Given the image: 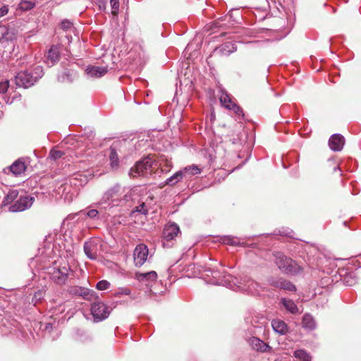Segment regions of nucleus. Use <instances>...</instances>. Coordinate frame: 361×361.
Masks as SVG:
<instances>
[{"instance_id":"nucleus-43","label":"nucleus","mask_w":361,"mask_h":361,"mask_svg":"<svg viewBox=\"0 0 361 361\" xmlns=\"http://www.w3.org/2000/svg\"><path fill=\"white\" fill-rule=\"evenodd\" d=\"M98 213L97 209H90L87 212V215L91 219H94L98 215Z\"/></svg>"},{"instance_id":"nucleus-30","label":"nucleus","mask_w":361,"mask_h":361,"mask_svg":"<svg viewBox=\"0 0 361 361\" xmlns=\"http://www.w3.org/2000/svg\"><path fill=\"white\" fill-rule=\"evenodd\" d=\"M131 293V290L128 287H121V288H118L115 293H114V295L116 297H119L121 295H130Z\"/></svg>"},{"instance_id":"nucleus-46","label":"nucleus","mask_w":361,"mask_h":361,"mask_svg":"<svg viewBox=\"0 0 361 361\" xmlns=\"http://www.w3.org/2000/svg\"><path fill=\"white\" fill-rule=\"evenodd\" d=\"M345 283H346L348 285H349V286H351V285H352V283H350V282H349V281H345Z\"/></svg>"},{"instance_id":"nucleus-13","label":"nucleus","mask_w":361,"mask_h":361,"mask_svg":"<svg viewBox=\"0 0 361 361\" xmlns=\"http://www.w3.org/2000/svg\"><path fill=\"white\" fill-rule=\"evenodd\" d=\"M60 58L59 49L56 46H52L48 51L46 59L44 60L45 63L49 67L54 66L56 62L59 61Z\"/></svg>"},{"instance_id":"nucleus-41","label":"nucleus","mask_w":361,"mask_h":361,"mask_svg":"<svg viewBox=\"0 0 361 361\" xmlns=\"http://www.w3.org/2000/svg\"><path fill=\"white\" fill-rule=\"evenodd\" d=\"M8 35V29L4 25H0V40L6 38Z\"/></svg>"},{"instance_id":"nucleus-7","label":"nucleus","mask_w":361,"mask_h":361,"mask_svg":"<svg viewBox=\"0 0 361 361\" xmlns=\"http://www.w3.org/2000/svg\"><path fill=\"white\" fill-rule=\"evenodd\" d=\"M68 276V269L66 267L61 268H54L51 272V278L54 282L59 285L66 283Z\"/></svg>"},{"instance_id":"nucleus-25","label":"nucleus","mask_w":361,"mask_h":361,"mask_svg":"<svg viewBox=\"0 0 361 361\" xmlns=\"http://www.w3.org/2000/svg\"><path fill=\"white\" fill-rule=\"evenodd\" d=\"M220 241L225 245L233 246H236L240 244V240L237 237L231 235H224L221 237Z\"/></svg>"},{"instance_id":"nucleus-48","label":"nucleus","mask_w":361,"mask_h":361,"mask_svg":"<svg viewBox=\"0 0 361 361\" xmlns=\"http://www.w3.org/2000/svg\"><path fill=\"white\" fill-rule=\"evenodd\" d=\"M87 180L86 177H84V182L87 183Z\"/></svg>"},{"instance_id":"nucleus-1","label":"nucleus","mask_w":361,"mask_h":361,"mask_svg":"<svg viewBox=\"0 0 361 361\" xmlns=\"http://www.w3.org/2000/svg\"><path fill=\"white\" fill-rule=\"evenodd\" d=\"M276 264L279 269L285 274L294 275L302 271V267L298 264L281 253L276 257Z\"/></svg>"},{"instance_id":"nucleus-23","label":"nucleus","mask_w":361,"mask_h":361,"mask_svg":"<svg viewBox=\"0 0 361 361\" xmlns=\"http://www.w3.org/2000/svg\"><path fill=\"white\" fill-rule=\"evenodd\" d=\"M181 171H183V177L186 176H195L200 174L202 171L201 169L197 165H190L183 168Z\"/></svg>"},{"instance_id":"nucleus-45","label":"nucleus","mask_w":361,"mask_h":361,"mask_svg":"<svg viewBox=\"0 0 361 361\" xmlns=\"http://www.w3.org/2000/svg\"><path fill=\"white\" fill-rule=\"evenodd\" d=\"M166 166L167 168H171V161L167 160V159L166 160Z\"/></svg>"},{"instance_id":"nucleus-36","label":"nucleus","mask_w":361,"mask_h":361,"mask_svg":"<svg viewBox=\"0 0 361 361\" xmlns=\"http://www.w3.org/2000/svg\"><path fill=\"white\" fill-rule=\"evenodd\" d=\"M34 6L35 4L27 1H22L20 4V8L24 10L31 9L34 7Z\"/></svg>"},{"instance_id":"nucleus-29","label":"nucleus","mask_w":361,"mask_h":361,"mask_svg":"<svg viewBox=\"0 0 361 361\" xmlns=\"http://www.w3.org/2000/svg\"><path fill=\"white\" fill-rule=\"evenodd\" d=\"M279 287L282 289L287 290L289 291L296 290V287L291 282L286 280L280 281Z\"/></svg>"},{"instance_id":"nucleus-47","label":"nucleus","mask_w":361,"mask_h":361,"mask_svg":"<svg viewBox=\"0 0 361 361\" xmlns=\"http://www.w3.org/2000/svg\"><path fill=\"white\" fill-rule=\"evenodd\" d=\"M78 176H80V177H81L82 176H81V175H80V174H76L75 179H78Z\"/></svg>"},{"instance_id":"nucleus-33","label":"nucleus","mask_w":361,"mask_h":361,"mask_svg":"<svg viewBox=\"0 0 361 361\" xmlns=\"http://www.w3.org/2000/svg\"><path fill=\"white\" fill-rule=\"evenodd\" d=\"M247 283V290L249 292L254 293L255 291H257V287L259 286L257 283L251 279L249 280Z\"/></svg>"},{"instance_id":"nucleus-24","label":"nucleus","mask_w":361,"mask_h":361,"mask_svg":"<svg viewBox=\"0 0 361 361\" xmlns=\"http://www.w3.org/2000/svg\"><path fill=\"white\" fill-rule=\"evenodd\" d=\"M183 178V171H178L166 180V184L174 185Z\"/></svg>"},{"instance_id":"nucleus-26","label":"nucleus","mask_w":361,"mask_h":361,"mask_svg":"<svg viewBox=\"0 0 361 361\" xmlns=\"http://www.w3.org/2000/svg\"><path fill=\"white\" fill-rule=\"evenodd\" d=\"M18 191L17 190H11L5 197L3 203L4 204H11L18 197Z\"/></svg>"},{"instance_id":"nucleus-42","label":"nucleus","mask_w":361,"mask_h":361,"mask_svg":"<svg viewBox=\"0 0 361 361\" xmlns=\"http://www.w3.org/2000/svg\"><path fill=\"white\" fill-rule=\"evenodd\" d=\"M8 12V6L7 5H2L0 7V18L6 15Z\"/></svg>"},{"instance_id":"nucleus-21","label":"nucleus","mask_w":361,"mask_h":361,"mask_svg":"<svg viewBox=\"0 0 361 361\" xmlns=\"http://www.w3.org/2000/svg\"><path fill=\"white\" fill-rule=\"evenodd\" d=\"M302 326L304 329L313 330L316 328V322L313 317L307 313L302 317Z\"/></svg>"},{"instance_id":"nucleus-28","label":"nucleus","mask_w":361,"mask_h":361,"mask_svg":"<svg viewBox=\"0 0 361 361\" xmlns=\"http://www.w3.org/2000/svg\"><path fill=\"white\" fill-rule=\"evenodd\" d=\"M109 158H110V161H111V166L113 168L118 167L119 159H118V154H117L116 149H111Z\"/></svg>"},{"instance_id":"nucleus-3","label":"nucleus","mask_w":361,"mask_h":361,"mask_svg":"<svg viewBox=\"0 0 361 361\" xmlns=\"http://www.w3.org/2000/svg\"><path fill=\"white\" fill-rule=\"evenodd\" d=\"M91 313L94 321L99 322L106 319L110 314V311L104 302L97 301L92 305Z\"/></svg>"},{"instance_id":"nucleus-11","label":"nucleus","mask_w":361,"mask_h":361,"mask_svg":"<svg viewBox=\"0 0 361 361\" xmlns=\"http://www.w3.org/2000/svg\"><path fill=\"white\" fill-rule=\"evenodd\" d=\"M237 50V46L233 42H226L214 50L215 54L228 56Z\"/></svg>"},{"instance_id":"nucleus-6","label":"nucleus","mask_w":361,"mask_h":361,"mask_svg":"<svg viewBox=\"0 0 361 361\" xmlns=\"http://www.w3.org/2000/svg\"><path fill=\"white\" fill-rule=\"evenodd\" d=\"M35 82V78L27 71H20L15 76V82L17 86L27 88Z\"/></svg>"},{"instance_id":"nucleus-20","label":"nucleus","mask_w":361,"mask_h":361,"mask_svg":"<svg viewBox=\"0 0 361 361\" xmlns=\"http://www.w3.org/2000/svg\"><path fill=\"white\" fill-rule=\"evenodd\" d=\"M271 326H272L273 329L276 332H277L281 335L286 334L288 331L287 324L282 320L274 319L271 322Z\"/></svg>"},{"instance_id":"nucleus-35","label":"nucleus","mask_w":361,"mask_h":361,"mask_svg":"<svg viewBox=\"0 0 361 361\" xmlns=\"http://www.w3.org/2000/svg\"><path fill=\"white\" fill-rule=\"evenodd\" d=\"M231 106L229 110L233 111V112L238 116H243V109L238 106L235 102L233 104L231 105Z\"/></svg>"},{"instance_id":"nucleus-27","label":"nucleus","mask_w":361,"mask_h":361,"mask_svg":"<svg viewBox=\"0 0 361 361\" xmlns=\"http://www.w3.org/2000/svg\"><path fill=\"white\" fill-rule=\"evenodd\" d=\"M294 356L302 361H310L311 358L304 350H297L294 352Z\"/></svg>"},{"instance_id":"nucleus-37","label":"nucleus","mask_w":361,"mask_h":361,"mask_svg":"<svg viewBox=\"0 0 361 361\" xmlns=\"http://www.w3.org/2000/svg\"><path fill=\"white\" fill-rule=\"evenodd\" d=\"M110 3L113 9L112 13L116 14L118 12L119 8L118 0H110Z\"/></svg>"},{"instance_id":"nucleus-39","label":"nucleus","mask_w":361,"mask_h":361,"mask_svg":"<svg viewBox=\"0 0 361 361\" xmlns=\"http://www.w3.org/2000/svg\"><path fill=\"white\" fill-rule=\"evenodd\" d=\"M9 87V82L5 80L0 82V94L4 93L7 91Z\"/></svg>"},{"instance_id":"nucleus-17","label":"nucleus","mask_w":361,"mask_h":361,"mask_svg":"<svg viewBox=\"0 0 361 361\" xmlns=\"http://www.w3.org/2000/svg\"><path fill=\"white\" fill-rule=\"evenodd\" d=\"M85 71L87 74L91 77L99 78L104 75L108 70L106 67L88 66Z\"/></svg>"},{"instance_id":"nucleus-4","label":"nucleus","mask_w":361,"mask_h":361,"mask_svg":"<svg viewBox=\"0 0 361 361\" xmlns=\"http://www.w3.org/2000/svg\"><path fill=\"white\" fill-rule=\"evenodd\" d=\"M35 198L30 195L20 196L9 207V211L12 212H23L29 209L33 204Z\"/></svg>"},{"instance_id":"nucleus-18","label":"nucleus","mask_w":361,"mask_h":361,"mask_svg":"<svg viewBox=\"0 0 361 361\" xmlns=\"http://www.w3.org/2000/svg\"><path fill=\"white\" fill-rule=\"evenodd\" d=\"M120 188L121 187L118 184L109 188L107 191L104 192L102 197V200L104 202H107L110 200H114L118 195Z\"/></svg>"},{"instance_id":"nucleus-16","label":"nucleus","mask_w":361,"mask_h":361,"mask_svg":"<svg viewBox=\"0 0 361 361\" xmlns=\"http://www.w3.org/2000/svg\"><path fill=\"white\" fill-rule=\"evenodd\" d=\"M7 169L15 176H19L25 172L26 169L25 163L19 159L14 161Z\"/></svg>"},{"instance_id":"nucleus-31","label":"nucleus","mask_w":361,"mask_h":361,"mask_svg":"<svg viewBox=\"0 0 361 361\" xmlns=\"http://www.w3.org/2000/svg\"><path fill=\"white\" fill-rule=\"evenodd\" d=\"M110 287V283L106 280L99 281L96 286V288L99 290H104Z\"/></svg>"},{"instance_id":"nucleus-14","label":"nucleus","mask_w":361,"mask_h":361,"mask_svg":"<svg viewBox=\"0 0 361 361\" xmlns=\"http://www.w3.org/2000/svg\"><path fill=\"white\" fill-rule=\"evenodd\" d=\"M135 279L148 286L157 280V274L154 271H151L147 273L137 272L135 274Z\"/></svg>"},{"instance_id":"nucleus-8","label":"nucleus","mask_w":361,"mask_h":361,"mask_svg":"<svg viewBox=\"0 0 361 361\" xmlns=\"http://www.w3.org/2000/svg\"><path fill=\"white\" fill-rule=\"evenodd\" d=\"M179 233V226L175 223H169L163 230V238L166 241H171L177 237Z\"/></svg>"},{"instance_id":"nucleus-40","label":"nucleus","mask_w":361,"mask_h":361,"mask_svg":"<svg viewBox=\"0 0 361 361\" xmlns=\"http://www.w3.org/2000/svg\"><path fill=\"white\" fill-rule=\"evenodd\" d=\"M212 274L213 278L214 279H216L215 281H212L213 283L218 284V285L222 283V281H219L221 273L219 271H213Z\"/></svg>"},{"instance_id":"nucleus-9","label":"nucleus","mask_w":361,"mask_h":361,"mask_svg":"<svg viewBox=\"0 0 361 361\" xmlns=\"http://www.w3.org/2000/svg\"><path fill=\"white\" fill-rule=\"evenodd\" d=\"M247 342L252 350L261 353L269 351L271 348L268 344L264 343L263 341L255 336L248 338L247 339Z\"/></svg>"},{"instance_id":"nucleus-32","label":"nucleus","mask_w":361,"mask_h":361,"mask_svg":"<svg viewBox=\"0 0 361 361\" xmlns=\"http://www.w3.org/2000/svg\"><path fill=\"white\" fill-rule=\"evenodd\" d=\"M73 26V24L71 21H70L69 20H63L61 21V28L64 30V31H67V30H71Z\"/></svg>"},{"instance_id":"nucleus-38","label":"nucleus","mask_w":361,"mask_h":361,"mask_svg":"<svg viewBox=\"0 0 361 361\" xmlns=\"http://www.w3.org/2000/svg\"><path fill=\"white\" fill-rule=\"evenodd\" d=\"M135 211L144 214H146L148 212V209L145 203H142L139 206L136 207Z\"/></svg>"},{"instance_id":"nucleus-2","label":"nucleus","mask_w":361,"mask_h":361,"mask_svg":"<svg viewBox=\"0 0 361 361\" xmlns=\"http://www.w3.org/2000/svg\"><path fill=\"white\" fill-rule=\"evenodd\" d=\"M153 169V161L151 158L146 157L143 160L138 161L132 167L129 171L131 177L144 176L147 177L152 175Z\"/></svg>"},{"instance_id":"nucleus-15","label":"nucleus","mask_w":361,"mask_h":361,"mask_svg":"<svg viewBox=\"0 0 361 361\" xmlns=\"http://www.w3.org/2000/svg\"><path fill=\"white\" fill-rule=\"evenodd\" d=\"M84 252L90 259L97 258V245L94 241L85 242L84 244Z\"/></svg>"},{"instance_id":"nucleus-10","label":"nucleus","mask_w":361,"mask_h":361,"mask_svg":"<svg viewBox=\"0 0 361 361\" xmlns=\"http://www.w3.org/2000/svg\"><path fill=\"white\" fill-rule=\"evenodd\" d=\"M70 294L73 295H78L82 297L85 300H90L94 295V292L87 288L74 286H71L68 289Z\"/></svg>"},{"instance_id":"nucleus-12","label":"nucleus","mask_w":361,"mask_h":361,"mask_svg":"<svg viewBox=\"0 0 361 361\" xmlns=\"http://www.w3.org/2000/svg\"><path fill=\"white\" fill-rule=\"evenodd\" d=\"M345 144V139L341 134H334L329 140V146L334 152L341 151Z\"/></svg>"},{"instance_id":"nucleus-5","label":"nucleus","mask_w":361,"mask_h":361,"mask_svg":"<svg viewBox=\"0 0 361 361\" xmlns=\"http://www.w3.org/2000/svg\"><path fill=\"white\" fill-rule=\"evenodd\" d=\"M149 250L144 243L137 245L133 252L134 263L136 267H141L147 260Z\"/></svg>"},{"instance_id":"nucleus-34","label":"nucleus","mask_w":361,"mask_h":361,"mask_svg":"<svg viewBox=\"0 0 361 361\" xmlns=\"http://www.w3.org/2000/svg\"><path fill=\"white\" fill-rule=\"evenodd\" d=\"M63 155V152L60 150L53 149L50 152L49 156L51 159L56 160L61 158Z\"/></svg>"},{"instance_id":"nucleus-22","label":"nucleus","mask_w":361,"mask_h":361,"mask_svg":"<svg viewBox=\"0 0 361 361\" xmlns=\"http://www.w3.org/2000/svg\"><path fill=\"white\" fill-rule=\"evenodd\" d=\"M281 303L284 307L292 314L299 313V309L293 300L290 299L282 298Z\"/></svg>"},{"instance_id":"nucleus-44","label":"nucleus","mask_w":361,"mask_h":361,"mask_svg":"<svg viewBox=\"0 0 361 361\" xmlns=\"http://www.w3.org/2000/svg\"><path fill=\"white\" fill-rule=\"evenodd\" d=\"M70 74L66 73V72H64L61 75L59 76V80L61 82H64L66 80V78H67V80H70Z\"/></svg>"},{"instance_id":"nucleus-19","label":"nucleus","mask_w":361,"mask_h":361,"mask_svg":"<svg viewBox=\"0 0 361 361\" xmlns=\"http://www.w3.org/2000/svg\"><path fill=\"white\" fill-rule=\"evenodd\" d=\"M219 97L221 105L224 106L227 109H230V108L231 107L230 106L234 104V101L233 100L231 97L224 90H221L219 91Z\"/></svg>"}]
</instances>
